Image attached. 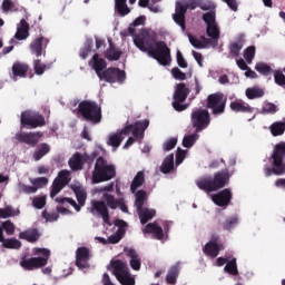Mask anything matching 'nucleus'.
I'll return each mask as SVG.
<instances>
[{
	"label": "nucleus",
	"mask_w": 285,
	"mask_h": 285,
	"mask_svg": "<svg viewBox=\"0 0 285 285\" xmlns=\"http://www.w3.org/2000/svg\"><path fill=\"white\" fill-rule=\"evenodd\" d=\"M197 139H199V134H197V131L195 134L185 136L183 139L184 148H193V146H195L197 142Z\"/></svg>",
	"instance_id": "obj_47"
},
{
	"label": "nucleus",
	"mask_w": 285,
	"mask_h": 285,
	"mask_svg": "<svg viewBox=\"0 0 285 285\" xmlns=\"http://www.w3.org/2000/svg\"><path fill=\"white\" fill-rule=\"evenodd\" d=\"M255 70L259 72V75H263V77H268L274 72L273 68L266 62H257L255 65Z\"/></svg>",
	"instance_id": "obj_43"
},
{
	"label": "nucleus",
	"mask_w": 285,
	"mask_h": 285,
	"mask_svg": "<svg viewBox=\"0 0 285 285\" xmlns=\"http://www.w3.org/2000/svg\"><path fill=\"white\" fill-rule=\"evenodd\" d=\"M62 188H66V185H63L61 181L53 179L51 190H50V197L51 199H55L57 195L60 194Z\"/></svg>",
	"instance_id": "obj_49"
},
{
	"label": "nucleus",
	"mask_w": 285,
	"mask_h": 285,
	"mask_svg": "<svg viewBox=\"0 0 285 285\" xmlns=\"http://www.w3.org/2000/svg\"><path fill=\"white\" fill-rule=\"evenodd\" d=\"M97 158V153L81 155L80 153H75L72 157L69 159V166L71 170H83V164H92Z\"/></svg>",
	"instance_id": "obj_14"
},
{
	"label": "nucleus",
	"mask_w": 285,
	"mask_h": 285,
	"mask_svg": "<svg viewBox=\"0 0 285 285\" xmlns=\"http://www.w3.org/2000/svg\"><path fill=\"white\" fill-rule=\"evenodd\" d=\"M2 10L3 12H19L20 9L12 0H3Z\"/></svg>",
	"instance_id": "obj_52"
},
{
	"label": "nucleus",
	"mask_w": 285,
	"mask_h": 285,
	"mask_svg": "<svg viewBox=\"0 0 285 285\" xmlns=\"http://www.w3.org/2000/svg\"><path fill=\"white\" fill-rule=\"evenodd\" d=\"M190 95V89L184 82H179L175 86V91L173 95L174 101L171 106L176 112H184V110L188 109V105H185L184 101L188 99Z\"/></svg>",
	"instance_id": "obj_9"
},
{
	"label": "nucleus",
	"mask_w": 285,
	"mask_h": 285,
	"mask_svg": "<svg viewBox=\"0 0 285 285\" xmlns=\"http://www.w3.org/2000/svg\"><path fill=\"white\" fill-rule=\"evenodd\" d=\"M142 233L147 235H153V239H164V228H161V226H158L157 222L147 224L142 229Z\"/></svg>",
	"instance_id": "obj_21"
},
{
	"label": "nucleus",
	"mask_w": 285,
	"mask_h": 285,
	"mask_svg": "<svg viewBox=\"0 0 285 285\" xmlns=\"http://www.w3.org/2000/svg\"><path fill=\"white\" fill-rule=\"evenodd\" d=\"M150 126V120L145 119L144 121H137L135 125H131V132L136 139H144V132Z\"/></svg>",
	"instance_id": "obj_23"
},
{
	"label": "nucleus",
	"mask_w": 285,
	"mask_h": 285,
	"mask_svg": "<svg viewBox=\"0 0 285 285\" xmlns=\"http://www.w3.org/2000/svg\"><path fill=\"white\" fill-rule=\"evenodd\" d=\"M89 66L92 67L97 77L99 78L104 75V70H106L108 65L104 58H99V53H95L89 61Z\"/></svg>",
	"instance_id": "obj_20"
},
{
	"label": "nucleus",
	"mask_w": 285,
	"mask_h": 285,
	"mask_svg": "<svg viewBox=\"0 0 285 285\" xmlns=\"http://www.w3.org/2000/svg\"><path fill=\"white\" fill-rule=\"evenodd\" d=\"M212 202L220 208H226L230 206V202H233V191H230L229 188H225L217 194H214L212 196Z\"/></svg>",
	"instance_id": "obj_15"
},
{
	"label": "nucleus",
	"mask_w": 285,
	"mask_h": 285,
	"mask_svg": "<svg viewBox=\"0 0 285 285\" xmlns=\"http://www.w3.org/2000/svg\"><path fill=\"white\" fill-rule=\"evenodd\" d=\"M197 8H199V0H189L186 3L176 2L173 20L181 28L183 32H186V12L188 10H196Z\"/></svg>",
	"instance_id": "obj_7"
},
{
	"label": "nucleus",
	"mask_w": 285,
	"mask_h": 285,
	"mask_svg": "<svg viewBox=\"0 0 285 285\" xmlns=\"http://www.w3.org/2000/svg\"><path fill=\"white\" fill-rule=\"evenodd\" d=\"M48 153H50V145L46 142L40 144L38 150L33 153L35 161L43 159Z\"/></svg>",
	"instance_id": "obj_38"
},
{
	"label": "nucleus",
	"mask_w": 285,
	"mask_h": 285,
	"mask_svg": "<svg viewBox=\"0 0 285 285\" xmlns=\"http://www.w3.org/2000/svg\"><path fill=\"white\" fill-rule=\"evenodd\" d=\"M35 255H42V257L22 258L20 266L24 271H37V268H43L50 259V250L47 248H36Z\"/></svg>",
	"instance_id": "obj_6"
},
{
	"label": "nucleus",
	"mask_w": 285,
	"mask_h": 285,
	"mask_svg": "<svg viewBox=\"0 0 285 285\" xmlns=\"http://www.w3.org/2000/svg\"><path fill=\"white\" fill-rule=\"evenodd\" d=\"M117 176V169L115 165L108 164V160L102 156H99L96 160L94 171L91 175L92 184H102L104 181H110Z\"/></svg>",
	"instance_id": "obj_3"
},
{
	"label": "nucleus",
	"mask_w": 285,
	"mask_h": 285,
	"mask_svg": "<svg viewBox=\"0 0 285 285\" xmlns=\"http://www.w3.org/2000/svg\"><path fill=\"white\" fill-rule=\"evenodd\" d=\"M132 195H135L136 197L135 206L137 210H141V208H144V204H146V200L148 199V194L146 193V190L140 189L136 193H132Z\"/></svg>",
	"instance_id": "obj_36"
},
{
	"label": "nucleus",
	"mask_w": 285,
	"mask_h": 285,
	"mask_svg": "<svg viewBox=\"0 0 285 285\" xmlns=\"http://www.w3.org/2000/svg\"><path fill=\"white\" fill-rule=\"evenodd\" d=\"M39 237H41V235L37 228L19 233V239H26V242H29L30 244L39 242Z\"/></svg>",
	"instance_id": "obj_28"
},
{
	"label": "nucleus",
	"mask_w": 285,
	"mask_h": 285,
	"mask_svg": "<svg viewBox=\"0 0 285 285\" xmlns=\"http://www.w3.org/2000/svg\"><path fill=\"white\" fill-rule=\"evenodd\" d=\"M71 190H73L78 204L75 199L68 197H57L55 202H57V204H70L77 213H80L81 207L86 206L88 193H86V189L81 185H71Z\"/></svg>",
	"instance_id": "obj_8"
},
{
	"label": "nucleus",
	"mask_w": 285,
	"mask_h": 285,
	"mask_svg": "<svg viewBox=\"0 0 285 285\" xmlns=\"http://www.w3.org/2000/svg\"><path fill=\"white\" fill-rule=\"evenodd\" d=\"M177 277H179V267L177 266L170 267L166 277L167 284H171V285L177 284Z\"/></svg>",
	"instance_id": "obj_44"
},
{
	"label": "nucleus",
	"mask_w": 285,
	"mask_h": 285,
	"mask_svg": "<svg viewBox=\"0 0 285 285\" xmlns=\"http://www.w3.org/2000/svg\"><path fill=\"white\" fill-rule=\"evenodd\" d=\"M206 35L209 37V39H213L214 41L219 42V26L217 24H209L206 27Z\"/></svg>",
	"instance_id": "obj_42"
},
{
	"label": "nucleus",
	"mask_w": 285,
	"mask_h": 285,
	"mask_svg": "<svg viewBox=\"0 0 285 285\" xmlns=\"http://www.w3.org/2000/svg\"><path fill=\"white\" fill-rule=\"evenodd\" d=\"M230 181V173L228 169L217 171L214 177L205 176L196 180V186L204 190L205 193H216V190H222L226 188Z\"/></svg>",
	"instance_id": "obj_2"
},
{
	"label": "nucleus",
	"mask_w": 285,
	"mask_h": 285,
	"mask_svg": "<svg viewBox=\"0 0 285 285\" xmlns=\"http://www.w3.org/2000/svg\"><path fill=\"white\" fill-rule=\"evenodd\" d=\"M56 180L60 181V184L68 186L70 184V171L68 170H61L58 174V177L55 178Z\"/></svg>",
	"instance_id": "obj_57"
},
{
	"label": "nucleus",
	"mask_w": 285,
	"mask_h": 285,
	"mask_svg": "<svg viewBox=\"0 0 285 285\" xmlns=\"http://www.w3.org/2000/svg\"><path fill=\"white\" fill-rule=\"evenodd\" d=\"M78 112L85 118L86 121H90V124H101V106H99L96 101L82 100L78 105Z\"/></svg>",
	"instance_id": "obj_5"
},
{
	"label": "nucleus",
	"mask_w": 285,
	"mask_h": 285,
	"mask_svg": "<svg viewBox=\"0 0 285 285\" xmlns=\"http://www.w3.org/2000/svg\"><path fill=\"white\" fill-rule=\"evenodd\" d=\"M100 81H106L107 83H124L126 81V71L110 67L102 71V75L99 76Z\"/></svg>",
	"instance_id": "obj_13"
},
{
	"label": "nucleus",
	"mask_w": 285,
	"mask_h": 285,
	"mask_svg": "<svg viewBox=\"0 0 285 285\" xmlns=\"http://www.w3.org/2000/svg\"><path fill=\"white\" fill-rule=\"evenodd\" d=\"M220 250H224V245H215L213 243H206L203 248L204 254L207 255V257H212L213 259L219 255Z\"/></svg>",
	"instance_id": "obj_27"
},
{
	"label": "nucleus",
	"mask_w": 285,
	"mask_h": 285,
	"mask_svg": "<svg viewBox=\"0 0 285 285\" xmlns=\"http://www.w3.org/2000/svg\"><path fill=\"white\" fill-rule=\"evenodd\" d=\"M255 46H249L244 50V59L247 63H253L255 59Z\"/></svg>",
	"instance_id": "obj_56"
},
{
	"label": "nucleus",
	"mask_w": 285,
	"mask_h": 285,
	"mask_svg": "<svg viewBox=\"0 0 285 285\" xmlns=\"http://www.w3.org/2000/svg\"><path fill=\"white\" fill-rule=\"evenodd\" d=\"M30 37V24L26 19L20 20V27H18V30L16 32V39L19 41H23V39H28Z\"/></svg>",
	"instance_id": "obj_25"
},
{
	"label": "nucleus",
	"mask_w": 285,
	"mask_h": 285,
	"mask_svg": "<svg viewBox=\"0 0 285 285\" xmlns=\"http://www.w3.org/2000/svg\"><path fill=\"white\" fill-rule=\"evenodd\" d=\"M175 146H177V138H170L164 142L163 149L165 153H169V150H173Z\"/></svg>",
	"instance_id": "obj_63"
},
{
	"label": "nucleus",
	"mask_w": 285,
	"mask_h": 285,
	"mask_svg": "<svg viewBox=\"0 0 285 285\" xmlns=\"http://www.w3.org/2000/svg\"><path fill=\"white\" fill-rule=\"evenodd\" d=\"M245 95L247 99H262L265 92H264V89L259 87H252L246 89Z\"/></svg>",
	"instance_id": "obj_39"
},
{
	"label": "nucleus",
	"mask_w": 285,
	"mask_h": 285,
	"mask_svg": "<svg viewBox=\"0 0 285 285\" xmlns=\"http://www.w3.org/2000/svg\"><path fill=\"white\" fill-rule=\"evenodd\" d=\"M125 253L128 257H130V267L132 271H140L141 268V258H139V254L132 248L125 249Z\"/></svg>",
	"instance_id": "obj_26"
},
{
	"label": "nucleus",
	"mask_w": 285,
	"mask_h": 285,
	"mask_svg": "<svg viewBox=\"0 0 285 285\" xmlns=\"http://www.w3.org/2000/svg\"><path fill=\"white\" fill-rule=\"evenodd\" d=\"M48 43H50V40H48V38H43V37L36 38L30 43L31 55L41 57V55H43V47L46 48L48 46Z\"/></svg>",
	"instance_id": "obj_19"
},
{
	"label": "nucleus",
	"mask_w": 285,
	"mask_h": 285,
	"mask_svg": "<svg viewBox=\"0 0 285 285\" xmlns=\"http://www.w3.org/2000/svg\"><path fill=\"white\" fill-rule=\"evenodd\" d=\"M171 75L177 81H186V73H184V71L178 67L171 69Z\"/></svg>",
	"instance_id": "obj_61"
},
{
	"label": "nucleus",
	"mask_w": 285,
	"mask_h": 285,
	"mask_svg": "<svg viewBox=\"0 0 285 285\" xmlns=\"http://www.w3.org/2000/svg\"><path fill=\"white\" fill-rule=\"evenodd\" d=\"M3 230L6 235L12 236L14 235V230H17V226H14V223L12 220H4L0 224V242H3Z\"/></svg>",
	"instance_id": "obj_29"
},
{
	"label": "nucleus",
	"mask_w": 285,
	"mask_h": 285,
	"mask_svg": "<svg viewBox=\"0 0 285 285\" xmlns=\"http://www.w3.org/2000/svg\"><path fill=\"white\" fill-rule=\"evenodd\" d=\"M111 267L114 269L116 279H119V277H124V275H128L130 273L128 269V264L121 259L111 261Z\"/></svg>",
	"instance_id": "obj_22"
},
{
	"label": "nucleus",
	"mask_w": 285,
	"mask_h": 285,
	"mask_svg": "<svg viewBox=\"0 0 285 285\" xmlns=\"http://www.w3.org/2000/svg\"><path fill=\"white\" fill-rule=\"evenodd\" d=\"M121 285H135V278L130 276V272L117 278Z\"/></svg>",
	"instance_id": "obj_62"
},
{
	"label": "nucleus",
	"mask_w": 285,
	"mask_h": 285,
	"mask_svg": "<svg viewBox=\"0 0 285 285\" xmlns=\"http://www.w3.org/2000/svg\"><path fill=\"white\" fill-rule=\"evenodd\" d=\"M239 223V218L237 216H232L225 220L223 224L224 230H232V228H235L237 224Z\"/></svg>",
	"instance_id": "obj_55"
},
{
	"label": "nucleus",
	"mask_w": 285,
	"mask_h": 285,
	"mask_svg": "<svg viewBox=\"0 0 285 285\" xmlns=\"http://www.w3.org/2000/svg\"><path fill=\"white\" fill-rule=\"evenodd\" d=\"M269 130L274 137H279L285 131V124L277 121L271 125Z\"/></svg>",
	"instance_id": "obj_48"
},
{
	"label": "nucleus",
	"mask_w": 285,
	"mask_h": 285,
	"mask_svg": "<svg viewBox=\"0 0 285 285\" xmlns=\"http://www.w3.org/2000/svg\"><path fill=\"white\" fill-rule=\"evenodd\" d=\"M92 215L97 213L99 217L102 218L105 224H110V212L108 210V206L102 200L92 202L91 208Z\"/></svg>",
	"instance_id": "obj_17"
},
{
	"label": "nucleus",
	"mask_w": 285,
	"mask_h": 285,
	"mask_svg": "<svg viewBox=\"0 0 285 285\" xmlns=\"http://www.w3.org/2000/svg\"><path fill=\"white\" fill-rule=\"evenodd\" d=\"M215 19V11H208L203 14V21L206 23L207 27L217 24V21Z\"/></svg>",
	"instance_id": "obj_53"
},
{
	"label": "nucleus",
	"mask_w": 285,
	"mask_h": 285,
	"mask_svg": "<svg viewBox=\"0 0 285 285\" xmlns=\"http://www.w3.org/2000/svg\"><path fill=\"white\" fill-rule=\"evenodd\" d=\"M191 126L195 128V132H202L210 126V112L207 109H197L191 112L190 116Z\"/></svg>",
	"instance_id": "obj_12"
},
{
	"label": "nucleus",
	"mask_w": 285,
	"mask_h": 285,
	"mask_svg": "<svg viewBox=\"0 0 285 285\" xmlns=\"http://www.w3.org/2000/svg\"><path fill=\"white\" fill-rule=\"evenodd\" d=\"M146 22V18L144 16H140L136 18L132 22V27H129L127 31H122V37H134V45L138 50L141 52H147L148 57H151V59H155L160 63V66H170V61L173 59L170 58V48H168V45H166L165 41H157L155 37L150 36V31L147 29H141V31L136 35L137 26H144Z\"/></svg>",
	"instance_id": "obj_1"
},
{
	"label": "nucleus",
	"mask_w": 285,
	"mask_h": 285,
	"mask_svg": "<svg viewBox=\"0 0 285 285\" xmlns=\"http://www.w3.org/2000/svg\"><path fill=\"white\" fill-rule=\"evenodd\" d=\"M200 41H202V46L203 48H217V45L219 42H217V40H214L213 38H206L205 36L200 37Z\"/></svg>",
	"instance_id": "obj_59"
},
{
	"label": "nucleus",
	"mask_w": 285,
	"mask_h": 285,
	"mask_svg": "<svg viewBox=\"0 0 285 285\" xmlns=\"http://www.w3.org/2000/svg\"><path fill=\"white\" fill-rule=\"evenodd\" d=\"M94 46H95V42L92 41V39H87L85 41L83 47L80 49L81 59H88V56L90 55V52H92Z\"/></svg>",
	"instance_id": "obj_45"
},
{
	"label": "nucleus",
	"mask_w": 285,
	"mask_h": 285,
	"mask_svg": "<svg viewBox=\"0 0 285 285\" xmlns=\"http://www.w3.org/2000/svg\"><path fill=\"white\" fill-rule=\"evenodd\" d=\"M48 68H50L49 66H47L46 63L41 62L39 59L33 61V69L36 75H43L46 72V70H48Z\"/></svg>",
	"instance_id": "obj_54"
},
{
	"label": "nucleus",
	"mask_w": 285,
	"mask_h": 285,
	"mask_svg": "<svg viewBox=\"0 0 285 285\" xmlns=\"http://www.w3.org/2000/svg\"><path fill=\"white\" fill-rule=\"evenodd\" d=\"M224 271L229 275H239V271L237 269V258H232L229 262H227L226 266L224 267Z\"/></svg>",
	"instance_id": "obj_46"
},
{
	"label": "nucleus",
	"mask_w": 285,
	"mask_h": 285,
	"mask_svg": "<svg viewBox=\"0 0 285 285\" xmlns=\"http://www.w3.org/2000/svg\"><path fill=\"white\" fill-rule=\"evenodd\" d=\"M121 55H124V52L115 48L112 42L109 43V48L105 52V57L108 59V61H119V59H121Z\"/></svg>",
	"instance_id": "obj_32"
},
{
	"label": "nucleus",
	"mask_w": 285,
	"mask_h": 285,
	"mask_svg": "<svg viewBox=\"0 0 285 285\" xmlns=\"http://www.w3.org/2000/svg\"><path fill=\"white\" fill-rule=\"evenodd\" d=\"M285 142L281 141L275 145L271 156L272 167L269 165L264 166V173L267 177L271 175H285Z\"/></svg>",
	"instance_id": "obj_4"
},
{
	"label": "nucleus",
	"mask_w": 285,
	"mask_h": 285,
	"mask_svg": "<svg viewBox=\"0 0 285 285\" xmlns=\"http://www.w3.org/2000/svg\"><path fill=\"white\" fill-rule=\"evenodd\" d=\"M28 70H30V67L27 63L14 62L11 68L13 79L17 80L18 77L20 79L26 78L28 76Z\"/></svg>",
	"instance_id": "obj_24"
},
{
	"label": "nucleus",
	"mask_w": 285,
	"mask_h": 285,
	"mask_svg": "<svg viewBox=\"0 0 285 285\" xmlns=\"http://www.w3.org/2000/svg\"><path fill=\"white\" fill-rule=\"evenodd\" d=\"M89 259L90 249L87 247H79L76 252V266H78V268H88Z\"/></svg>",
	"instance_id": "obj_18"
},
{
	"label": "nucleus",
	"mask_w": 285,
	"mask_h": 285,
	"mask_svg": "<svg viewBox=\"0 0 285 285\" xmlns=\"http://www.w3.org/2000/svg\"><path fill=\"white\" fill-rule=\"evenodd\" d=\"M0 244H2V248L11 250H19L22 246L21 240L17 238H6V236H3V240H0Z\"/></svg>",
	"instance_id": "obj_34"
},
{
	"label": "nucleus",
	"mask_w": 285,
	"mask_h": 285,
	"mask_svg": "<svg viewBox=\"0 0 285 285\" xmlns=\"http://www.w3.org/2000/svg\"><path fill=\"white\" fill-rule=\"evenodd\" d=\"M33 208H37L38 210H41L46 207V196L41 197H35L32 200Z\"/></svg>",
	"instance_id": "obj_60"
},
{
	"label": "nucleus",
	"mask_w": 285,
	"mask_h": 285,
	"mask_svg": "<svg viewBox=\"0 0 285 285\" xmlns=\"http://www.w3.org/2000/svg\"><path fill=\"white\" fill-rule=\"evenodd\" d=\"M126 1L128 0H115V8L120 17H126V14H130V8H128Z\"/></svg>",
	"instance_id": "obj_40"
},
{
	"label": "nucleus",
	"mask_w": 285,
	"mask_h": 285,
	"mask_svg": "<svg viewBox=\"0 0 285 285\" xmlns=\"http://www.w3.org/2000/svg\"><path fill=\"white\" fill-rule=\"evenodd\" d=\"M121 141H124V136L117 132L109 137L108 145L112 146V148H119L121 146Z\"/></svg>",
	"instance_id": "obj_51"
},
{
	"label": "nucleus",
	"mask_w": 285,
	"mask_h": 285,
	"mask_svg": "<svg viewBox=\"0 0 285 285\" xmlns=\"http://www.w3.org/2000/svg\"><path fill=\"white\" fill-rule=\"evenodd\" d=\"M33 186H36V188H43V186L48 185V178L46 177H38L36 179L32 180Z\"/></svg>",
	"instance_id": "obj_64"
},
{
	"label": "nucleus",
	"mask_w": 285,
	"mask_h": 285,
	"mask_svg": "<svg viewBox=\"0 0 285 285\" xmlns=\"http://www.w3.org/2000/svg\"><path fill=\"white\" fill-rule=\"evenodd\" d=\"M20 124L22 128H42L46 126V117L37 111L26 110L21 112Z\"/></svg>",
	"instance_id": "obj_10"
},
{
	"label": "nucleus",
	"mask_w": 285,
	"mask_h": 285,
	"mask_svg": "<svg viewBox=\"0 0 285 285\" xmlns=\"http://www.w3.org/2000/svg\"><path fill=\"white\" fill-rule=\"evenodd\" d=\"M226 101H228V98L223 92H215L207 97L206 108L212 110V115H224L226 112Z\"/></svg>",
	"instance_id": "obj_11"
},
{
	"label": "nucleus",
	"mask_w": 285,
	"mask_h": 285,
	"mask_svg": "<svg viewBox=\"0 0 285 285\" xmlns=\"http://www.w3.org/2000/svg\"><path fill=\"white\" fill-rule=\"evenodd\" d=\"M101 202L106 204L107 208H111V210H117L119 206V200H117L112 194L104 193Z\"/></svg>",
	"instance_id": "obj_37"
},
{
	"label": "nucleus",
	"mask_w": 285,
	"mask_h": 285,
	"mask_svg": "<svg viewBox=\"0 0 285 285\" xmlns=\"http://www.w3.org/2000/svg\"><path fill=\"white\" fill-rule=\"evenodd\" d=\"M242 48H244V40L238 39L235 42H232L229 45V55L232 57H239V53L242 52Z\"/></svg>",
	"instance_id": "obj_41"
},
{
	"label": "nucleus",
	"mask_w": 285,
	"mask_h": 285,
	"mask_svg": "<svg viewBox=\"0 0 285 285\" xmlns=\"http://www.w3.org/2000/svg\"><path fill=\"white\" fill-rule=\"evenodd\" d=\"M145 184L146 174L144 171H138L131 181L130 191L137 193V188H141V186H144Z\"/></svg>",
	"instance_id": "obj_33"
},
{
	"label": "nucleus",
	"mask_w": 285,
	"mask_h": 285,
	"mask_svg": "<svg viewBox=\"0 0 285 285\" xmlns=\"http://www.w3.org/2000/svg\"><path fill=\"white\" fill-rule=\"evenodd\" d=\"M175 168V155L170 154L168 155L160 166V173L164 175H168Z\"/></svg>",
	"instance_id": "obj_35"
},
{
	"label": "nucleus",
	"mask_w": 285,
	"mask_h": 285,
	"mask_svg": "<svg viewBox=\"0 0 285 285\" xmlns=\"http://www.w3.org/2000/svg\"><path fill=\"white\" fill-rule=\"evenodd\" d=\"M14 215H19V210L14 212L12 206L0 208V219H8V217H14Z\"/></svg>",
	"instance_id": "obj_50"
},
{
	"label": "nucleus",
	"mask_w": 285,
	"mask_h": 285,
	"mask_svg": "<svg viewBox=\"0 0 285 285\" xmlns=\"http://www.w3.org/2000/svg\"><path fill=\"white\" fill-rule=\"evenodd\" d=\"M137 213L140 219V224H142L144 226L148 224L150 219H153V217H155L157 212L155 209H148V208L141 207L140 209H137Z\"/></svg>",
	"instance_id": "obj_30"
},
{
	"label": "nucleus",
	"mask_w": 285,
	"mask_h": 285,
	"mask_svg": "<svg viewBox=\"0 0 285 285\" xmlns=\"http://www.w3.org/2000/svg\"><path fill=\"white\" fill-rule=\"evenodd\" d=\"M229 107L233 112H253V108H250V105L242 100L232 101Z\"/></svg>",
	"instance_id": "obj_31"
},
{
	"label": "nucleus",
	"mask_w": 285,
	"mask_h": 285,
	"mask_svg": "<svg viewBox=\"0 0 285 285\" xmlns=\"http://www.w3.org/2000/svg\"><path fill=\"white\" fill-rule=\"evenodd\" d=\"M41 137H43V132L41 131L20 132L16 135V139L20 141V144H27V146H31L32 148L39 144Z\"/></svg>",
	"instance_id": "obj_16"
},
{
	"label": "nucleus",
	"mask_w": 285,
	"mask_h": 285,
	"mask_svg": "<svg viewBox=\"0 0 285 285\" xmlns=\"http://www.w3.org/2000/svg\"><path fill=\"white\" fill-rule=\"evenodd\" d=\"M274 81L277 86H281V88H285V76L282 70H274Z\"/></svg>",
	"instance_id": "obj_58"
}]
</instances>
